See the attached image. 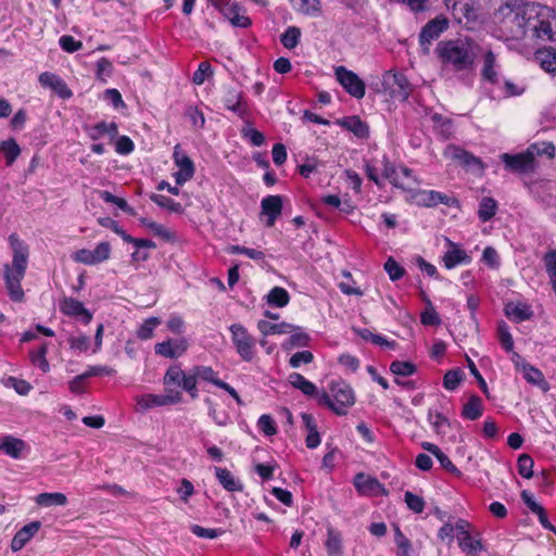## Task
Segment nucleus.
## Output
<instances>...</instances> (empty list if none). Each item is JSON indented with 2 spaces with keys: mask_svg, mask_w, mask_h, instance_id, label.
Instances as JSON below:
<instances>
[{
  "mask_svg": "<svg viewBox=\"0 0 556 556\" xmlns=\"http://www.w3.org/2000/svg\"><path fill=\"white\" fill-rule=\"evenodd\" d=\"M501 29L507 39L526 40L539 45L556 41V10L535 2L498 9Z\"/></svg>",
  "mask_w": 556,
  "mask_h": 556,
  "instance_id": "1",
  "label": "nucleus"
},
{
  "mask_svg": "<svg viewBox=\"0 0 556 556\" xmlns=\"http://www.w3.org/2000/svg\"><path fill=\"white\" fill-rule=\"evenodd\" d=\"M476 48L477 45L472 39L459 37L440 41L435 52L445 66H451L455 71H465L475 62Z\"/></svg>",
  "mask_w": 556,
  "mask_h": 556,
  "instance_id": "2",
  "label": "nucleus"
},
{
  "mask_svg": "<svg viewBox=\"0 0 556 556\" xmlns=\"http://www.w3.org/2000/svg\"><path fill=\"white\" fill-rule=\"evenodd\" d=\"M355 393L352 387L344 380H332L329 383V392L317 394V403L326 406L336 415H346L348 409L355 404Z\"/></svg>",
  "mask_w": 556,
  "mask_h": 556,
  "instance_id": "3",
  "label": "nucleus"
},
{
  "mask_svg": "<svg viewBox=\"0 0 556 556\" xmlns=\"http://www.w3.org/2000/svg\"><path fill=\"white\" fill-rule=\"evenodd\" d=\"M365 172L369 180L375 182L377 186H381L380 175L388 179L395 188H406V181H404L399 173L397 167L390 162L386 154L381 159H372L367 161L365 164Z\"/></svg>",
  "mask_w": 556,
  "mask_h": 556,
  "instance_id": "4",
  "label": "nucleus"
},
{
  "mask_svg": "<svg viewBox=\"0 0 556 556\" xmlns=\"http://www.w3.org/2000/svg\"><path fill=\"white\" fill-rule=\"evenodd\" d=\"M406 188H401L406 192V201L418 206L434 207L439 204L455 206L457 204V200L454 197H450L443 192L412 188V184L408 181H406Z\"/></svg>",
  "mask_w": 556,
  "mask_h": 556,
  "instance_id": "5",
  "label": "nucleus"
},
{
  "mask_svg": "<svg viewBox=\"0 0 556 556\" xmlns=\"http://www.w3.org/2000/svg\"><path fill=\"white\" fill-rule=\"evenodd\" d=\"M198 380L193 367L184 371L179 365H172L164 375L163 383L166 388L169 386L180 387L192 400H195L199 396Z\"/></svg>",
  "mask_w": 556,
  "mask_h": 556,
  "instance_id": "6",
  "label": "nucleus"
},
{
  "mask_svg": "<svg viewBox=\"0 0 556 556\" xmlns=\"http://www.w3.org/2000/svg\"><path fill=\"white\" fill-rule=\"evenodd\" d=\"M229 331L237 353L243 361L251 362L255 355V339L241 324L230 325Z\"/></svg>",
  "mask_w": 556,
  "mask_h": 556,
  "instance_id": "7",
  "label": "nucleus"
},
{
  "mask_svg": "<svg viewBox=\"0 0 556 556\" xmlns=\"http://www.w3.org/2000/svg\"><path fill=\"white\" fill-rule=\"evenodd\" d=\"M334 75L342 88L353 98L363 99L366 93L364 80L353 71L344 66H337Z\"/></svg>",
  "mask_w": 556,
  "mask_h": 556,
  "instance_id": "8",
  "label": "nucleus"
},
{
  "mask_svg": "<svg viewBox=\"0 0 556 556\" xmlns=\"http://www.w3.org/2000/svg\"><path fill=\"white\" fill-rule=\"evenodd\" d=\"M181 401V393L179 391H169L166 394H143L136 397V410L144 413L149 409L177 404Z\"/></svg>",
  "mask_w": 556,
  "mask_h": 556,
  "instance_id": "9",
  "label": "nucleus"
},
{
  "mask_svg": "<svg viewBox=\"0 0 556 556\" xmlns=\"http://www.w3.org/2000/svg\"><path fill=\"white\" fill-rule=\"evenodd\" d=\"M111 244L106 241L99 242L93 250L80 249L72 254L75 263L93 266L105 262L111 256Z\"/></svg>",
  "mask_w": 556,
  "mask_h": 556,
  "instance_id": "10",
  "label": "nucleus"
},
{
  "mask_svg": "<svg viewBox=\"0 0 556 556\" xmlns=\"http://www.w3.org/2000/svg\"><path fill=\"white\" fill-rule=\"evenodd\" d=\"M383 87L393 100L405 101L408 99L412 86L405 75L388 72L383 76Z\"/></svg>",
  "mask_w": 556,
  "mask_h": 556,
  "instance_id": "11",
  "label": "nucleus"
},
{
  "mask_svg": "<svg viewBox=\"0 0 556 556\" xmlns=\"http://www.w3.org/2000/svg\"><path fill=\"white\" fill-rule=\"evenodd\" d=\"M9 242L13 252V260L12 266H10V271L13 274H18L20 276H25L28 263V247L23 240L18 238L16 233L10 235Z\"/></svg>",
  "mask_w": 556,
  "mask_h": 556,
  "instance_id": "12",
  "label": "nucleus"
},
{
  "mask_svg": "<svg viewBox=\"0 0 556 556\" xmlns=\"http://www.w3.org/2000/svg\"><path fill=\"white\" fill-rule=\"evenodd\" d=\"M222 102L226 110L235 113L241 119H247L251 114L250 106L243 93L235 88L228 87L225 89Z\"/></svg>",
  "mask_w": 556,
  "mask_h": 556,
  "instance_id": "13",
  "label": "nucleus"
},
{
  "mask_svg": "<svg viewBox=\"0 0 556 556\" xmlns=\"http://www.w3.org/2000/svg\"><path fill=\"white\" fill-rule=\"evenodd\" d=\"M173 160L178 167V170L174 174V178L177 185L181 186L190 180L195 172L193 161L182 151L180 144L174 147Z\"/></svg>",
  "mask_w": 556,
  "mask_h": 556,
  "instance_id": "14",
  "label": "nucleus"
},
{
  "mask_svg": "<svg viewBox=\"0 0 556 556\" xmlns=\"http://www.w3.org/2000/svg\"><path fill=\"white\" fill-rule=\"evenodd\" d=\"M446 251L442 256L443 265L446 269H453L459 265H468L472 262V256L464 250L460 244L445 238Z\"/></svg>",
  "mask_w": 556,
  "mask_h": 556,
  "instance_id": "15",
  "label": "nucleus"
},
{
  "mask_svg": "<svg viewBox=\"0 0 556 556\" xmlns=\"http://www.w3.org/2000/svg\"><path fill=\"white\" fill-rule=\"evenodd\" d=\"M225 18L235 27L247 28L251 25L250 17L245 14V10L238 3L230 0H224L219 5H214Z\"/></svg>",
  "mask_w": 556,
  "mask_h": 556,
  "instance_id": "16",
  "label": "nucleus"
},
{
  "mask_svg": "<svg viewBox=\"0 0 556 556\" xmlns=\"http://www.w3.org/2000/svg\"><path fill=\"white\" fill-rule=\"evenodd\" d=\"M501 159L506 168L516 173H530L536 167V163L533 161L528 149L518 154L503 153Z\"/></svg>",
  "mask_w": 556,
  "mask_h": 556,
  "instance_id": "17",
  "label": "nucleus"
},
{
  "mask_svg": "<svg viewBox=\"0 0 556 556\" xmlns=\"http://www.w3.org/2000/svg\"><path fill=\"white\" fill-rule=\"evenodd\" d=\"M448 28V21L443 15H439L429 21L419 34V42L422 47H428L433 40L438 39Z\"/></svg>",
  "mask_w": 556,
  "mask_h": 556,
  "instance_id": "18",
  "label": "nucleus"
},
{
  "mask_svg": "<svg viewBox=\"0 0 556 556\" xmlns=\"http://www.w3.org/2000/svg\"><path fill=\"white\" fill-rule=\"evenodd\" d=\"M189 348L186 338L167 339L154 345L155 354L165 358H178L182 356Z\"/></svg>",
  "mask_w": 556,
  "mask_h": 556,
  "instance_id": "19",
  "label": "nucleus"
},
{
  "mask_svg": "<svg viewBox=\"0 0 556 556\" xmlns=\"http://www.w3.org/2000/svg\"><path fill=\"white\" fill-rule=\"evenodd\" d=\"M60 311L70 317L79 319L88 325L92 320V313L85 307L84 303L74 298H64L60 301Z\"/></svg>",
  "mask_w": 556,
  "mask_h": 556,
  "instance_id": "20",
  "label": "nucleus"
},
{
  "mask_svg": "<svg viewBox=\"0 0 556 556\" xmlns=\"http://www.w3.org/2000/svg\"><path fill=\"white\" fill-rule=\"evenodd\" d=\"M282 197L266 195L261 201V216L266 217V227H273L282 213Z\"/></svg>",
  "mask_w": 556,
  "mask_h": 556,
  "instance_id": "21",
  "label": "nucleus"
},
{
  "mask_svg": "<svg viewBox=\"0 0 556 556\" xmlns=\"http://www.w3.org/2000/svg\"><path fill=\"white\" fill-rule=\"evenodd\" d=\"M447 414L448 409L442 404L440 407L432 406L428 409L427 420L437 434H445L451 428V421Z\"/></svg>",
  "mask_w": 556,
  "mask_h": 556,
  "instance_id": "22",
  "label": "nucleus"
},
{
  "mask_svg": "<svg viewBox=\"0 0 556 556\" xmlns=\"http://www.w3.org/2000/svg\"><path fill=\"white\" fill-rule=\"evenodd\" d=\"M39 83L42 87L53 90L61 99H70L73 96V92L67 87L66 83L53 73H41L39 76Z\"/></svg>",
  "mask_w": 556,
  "mask_h": 556,
  "instance_id": "23",
  "label": "nucleus"
},
{
  "mask_svg": "<svg viewBox=\"0 0 556 556\" xmlns=\"http://www.w3.org/2000/svg\"><path fill=\"white\" fill-rule=\"evenodd\" d=\"M41 528V522L36 520L22 527L11 541V549L18 552L35 536Z\"/></svg>",
  "mask_w": 556,
  "mask_h": 556,
  "instance_id": "24",
  "label": "nucleus"
},
{
  "mask_svg": "<svg viewBox=\"0 0 556 556\" xmlns=\"http://www.w3.org/2000/svg\"><path fill=\"white\" fill-rule=\"evenodd\" d=\"M24 276L13 274L10 271V265L4 266V281L5 288L8 289L9 296L14 302H22L24 300V291L21 286V281Z\"/></svg>",
  "mask_w": 556,
  "mask_h": 556,
  "instance_id": "25",
  "label": "nucleus"
},
{
  "mask_svg": "<svg viewBox=\"0 0 556 556\" xmlns=\"http://www.w3.org/2000/svg\"><path fill=\"white\" fill-rule=\"evenodd\" d=\"M325 548L328 556H343L344 554L342 533L332 526L327 527Z\"/></svg>",
  "mask_w": 556,
  "mask_h": 556,
  "instance_id": "26",
  "label": "nucleus"
},
{
  "mask_svg": "<svg viewBox=\"0 0 556 556\" xmlns=\"http://www.w3.org/2000/svg\"><path fill=\"white\" fill-rule=\"evenodd\" d=\"M215 477L220 485L228 492H241L243 491V484L236 478L228 469L222 467H215Z\"/></svg>",
  "mask_w": 556,
  "mask_h": 556,
  "instance_id": "27",
  "label": "nucleus"
},
{
  "mask_svg": "<svg viewBox=\"0 0 556 556\" xmlns=\"http://www.w3.org/2000/svg\"><path fill=\"white\" fill-rule=\"evenodd\" d=\"M497 63L496 56L493 51L489 50L485 52L483 56V66L481 70V75L483 80L496 85L500 83V76L497 72Z\"/></svg>",
  "mask_w": 556,
  "mask_h": 556,
  "instance_id": "28",
  "label": "nucleus"
},
{
  "mask_svg": "<svg viewBox=\"0 0 556 556\" xmlns=\"http://www.w3.org/2000/svg\"><path fill=\"white\" fill-rule=\"evenodd\" d=\"M26 444L23 440L12 435H5L1 439L0 451L12 458H21Z\"/></svg>",
  "mask_w": 556,
  "mask_h": 556,
  "instance_id": "29",
  "label": "nucleus"
},
{
  "mask_svg": "<svg viewBox=\"0 0 556 556\" xmlns=\"http://www.w3.org/2000/svg\"><path fill=\"white\" fill-rule=\"evenodd\" d=\"M483 410L484 406L482 400L478 395L472 394L464 404L462 416L468 420H477L482 416Z\"/></svg>",
  "mask_w": 556,
  "mask_h": 556,
  "instance_id": "30",
  "label": "nucleus"
},
{
  "mask_svg": "<svg viewBox=\"0 0 556 556\" xmlns=\"http://www.w3.org/2000/svg\"><path fill=\"white\" fill-rule=\"evenodd\" d=\"M288 381L294 389L300 390L305 395H315L317 397V394L320 393L317 392V388L313 382L299 372H291L288 377Z\"/></svg>",
  "mask_w": 556,
  "mask_h": 556,
  "instance_id": "31",
  "label": "nucleus"
},
{
  "mask_svg": "<svg viewBox=\"0 0 556 556\" xmlns=\"http://www.w3.org/2000/svg\"><path fill=\"white\" fill-rule=\"evenodd\" d=\"M505 312L510 319L517 323L528 320L533 315L530 305L521 302L507 304Z\"/></svg>",
  "mask_w": 556,
  "mask_h": 556,
  "instance_id": "32",
  "label": "nucleus"
},
{
  "mask_svg": "<svg viewBox=\"0 0 556 556\" xmlns=\"http://www.w3.org/2000/svg\"><path fill=\"white\" fill-rule=\"evenodd\" d=\"M341 126L353 132L357 138H367L369 136V127L358 116L353 115L344 118Z\"/></svg>",
  "mask_w": 556,
  "mask_h": 556,
  "instance_id": "33",
  "label": "nucleus"
},
{
  "mask_svg": "<svg viewBox=\"0 0 556 556\" xmlns=\"http://www.w3.org/2000/svg\"><path fill=\"white\" fill-rule=\"evenodd\" d=\"M108 135L111 139H114L118 135L117 124L114 122H99L89 129V137L93 140L100 139Z\"/></svg>",
  "mask_w": 556,
  "mask_h": 556,
  "instance_id": "34",
  "label": "nucleus"
},
{
  "mask_svg": "<svg viewBox=\"0 0 556 556\" xmlns=\"http://www.w3.org/2000/svg\"><path fill=\"white\" fill-rule=\"evenodd\" d=\"M446 155L453 160L459 161L466 166L479 165L480 161L478 157L467 152L466 150L456 146H448L445 151Z\"/></svg>",
  "mask_w": 556,
  "mask_h": 556,
  "instance_id": "35",
  "label": "nucleus"
},
{
  "mask_svg": "<svg viewBox=\"0 0 556 556\" xmlns=\"http://www.w3.org/2000/svg\"><path fill=\"white\" fill-rule=\"evenodd\" d=\"M139 222L142 226L150 229L155 236L164 239L165 241L173 242L176 237L173 231L164 227L163 225L155 223L147 217L139 218Z\"/></svg>",
  "mask_w": 556,
  "mask_h": 556,
  "instance_id": "36",
  "label": "nucleus"
},
{
  "mask_svg": "<svg viewBox=\"0 0 556 556\" xmlns=\"http://www.w3.org/2000/svg\"><path fill=\"white\" fill-rule=\"evenodd\" d=\"M257 328L264 336H271L292 332L294 326L287 323L274 324L267 320H260Z\"/></svg>",
  "mask_w": 556,
  "mask_h": 556,
  "instance_id": "37",
  "label": "nucleus"
},
{
  "mask_svg": "<svg viewBox=\"0 0 556 556\" xmlns=\"http://www.w3.org/2000/svg\"><path fill=\"white\" fill-rule=\"evenodd\" d=\"M267 304L274 307H285L290 302L288 291L282 287H274L266 295Z\"/></svg>",
  "mask_w": 556,
  "mask_h": 556,
  "instance_id": "38",
  "label": "nucleus"
},
{
  "mask_svg": "<svg viewBox=\"0 0 556 556\" xmlns=\"http://www.w3.org/2000/svg\"><path fill=\"white\" fill-rule=\"evenodd\" d=\"M497 211V202L490 197H483L480 200L478 208V217L481 222L485 223L492 219Z\"/></svg>",
  "mask_w": 556,
  "mask_h": 556,
  "instance_id": "39",
  "label": "nucleus"
},
{
  "mask_svg": "<svg viewBox=\"0 0 556 556\" xmlns=\"http://www.w3.org/2000/svg\"><path fill=\"white\" fill-rule=\"evenodd\" d=\"M522 374H523V378L527 380V382L534 384V386H539L543 390L548 389V384L545 381L542 371L540 369L535 368L534 366H532L530 364H525L522 366Z\"/></svg>",
  "mask_w": 556,
  "mask_h": 556,
  "instance_id": "40",
  "label": "nucleus"
},
{
  "mask_svg": "<svg viewBox=\"0 0 556 556\" xmlns=\"http://www.w3.org/2000/svg\"><path fill=\"white\" fill-rule=\"evenodd\" d=\"M294 10L309 16L320 14L319 0H289Z\"/></svg>",
  "mask_w": 556,
  "mask_h": 556,
  "instance_id": "41",
  "label": "nucleus"
},
{
  "mask_svg": "<svg viewBox=\"0 0 556 556\" xmlns=\"http://www.w3.org/2000/svg\"><path fill=\"white\" fill-rule=\"evenodd\" d=\"M36 503L43 507L64 506L67 498L63 493H40L36 497Z\"/></svg>",
  "mask_w": 556,
  "mask_h": 556,
  "instance_id": "42",
  "label": "nucleus"
},
{
  "mask_svg": "<svg viewBox=\"0 0 556 556\" xmlns=\"http://www.w3.org/2000/svg\"><path fill=\"white\" fill-rule=\"evenodd\" d=\"M193 369L194 375L195 377H198L199 380L212 383L217 388L219 387V383L223 382V380L218 378V372L215 371L211 366L197 365L193 366Z\"/></svg>",
  "mask_w": 556,
  "mask_h": 556,
  "instance_id": "43",
  "label": "nucleus"
},
{
  "mask_svg": "<svg viewBox=\"0 0 556 556\" xmlns=\"http://www.w3.org/2000/svg\"><path fill=\"white\" fill-rule=\"evenodd\" d=\"M531 156L535 162V157L539 155H546L549 160H553L556 155V148L553 142H535L528 147Z\"/></svg>",
  "mask_w": 556,
  "mask_h": 556,
  "instance_id": "44",
  "label": "nucleus"
},
{
  "mask_svg": "<svg viewBox=\"0 0 556 556\" xmlns=\"http://www.w3.org/2000/svg\"><path fill=\"white\" fill-rule=\"evenodd\" d=\"M161 325V319L159 317H149L147 318L137 329V338L147 341L151 339L154 334V330L157 326Z\"/></svg>",
  "mask_w": 556,
  "mask_h": 556,
  "instance_id": "45",
  "label": "nucleus"
},
{
  "mask_svg": "<svg viewBox=\"0 0 556 556\" xmlns=\"http://www.w3.org/2000/svg\"><path fill=\"white\" fill-rule=\"evenodd\" d=\"M394 543L397 548L396 556H410L412 543L399 526L394 527Z\"/></svg>",
  "mask_w": 556,
  "mask_h": 556,
  "instance_id": "46",
  "label": "nucleus"
},
{
  "mask_svg": "<svg viewBox=\"0 0 556 556\" xmlns=\"http://www.w3.org/2000/svg\"><path fill=\"white\" fill-rule=\"evenodd\" d=\"M458 545L463 552L471 556H477L483 548L481 541L473 539L470 534L460 536Z\"/></svg>",
  "mask_w": 556,
  "mask_h": 556,
  "instance_id": "47",
  "label": "nucleus"
},
{
  "mask_svg": "<svg viewBox=\"0 0 556 556\" xmlns=\"http://www.w3.org/2000/svg\"><path fill=\"white\" fill-rule=\"evenodd\" d=\"M536 59L540 61L542 68L549 73L556 72V52L546 49L543 51H538Z\"/></svg>",
  "mask_w": 556,
  "mask_h": 556,
  "instance_id": "48",
  "label": "nucleus"
},
{
  "mask_svg": "<svg viewBox=\"0 0 556 556\" xmlns=\"http://www.w3.org/2000/svg\"><path fill=\"white\" fill-rule=\"evenodd\" d=\"M47 352H48L47 344H42L39 346L38 350L30 351V353H29V357H30L33 365L39 367L43 372H47L50 369L49 362L46 358Z\"/></svg>",
  "mask_w": 556,
  "mask_h": 556,
  "instance_id": "49",
  "label": "nucleus"
},
{
  "mask_svg": "<svg viewBox=\"0 0 556 556\" xmlns=\"http://www.w3.org/2000/svg\"><path fill=\"white\" fill-rule=\"evenodd\" d=\"M464 371L459 368L448 370L443 377V387L448 391L456 390L464 379Z\"/></svg>",
  "mask_w": 556,
  "mask_h": 556,
  "instance_id": "50",
  "label": "nucleus"
},
{
  "mask_svg": "<svg viewBox=\"0 0 556 556\" xmlns=\"http://www.w3.org/2000/svg\"><path fill=\"white\" fill-rule=\"evenodd\" d=\"M0 150L4 154L8 165L13 164V162L18 157L21 153V149L14 139L2 141L0 144Z\"/></svg>",
  "mask_w": 556,
  "mask_h": 556,
  "instance_id": "51",
  "label": "nucleus"
},
{
  "mask_svg": "<svg viewBox=\"0 0 556 556\" xmlns=\"http://www.w3.org/2000/svg\"><path fill=\"white\" fill-rule=\"evenodd\" d=\"M301 30L295 26H289L281 35L280 41L287 49H293L299 45Z\"/></svg>",
  "mask_w": 556,
  "mask_h": 556,
  "instance_id": "52",
  "label": "nucleus"
},
{
  "mask_svg": "<svg viewBox=\"0 0 556 556\" xmlns=\"http://www.w3.org/2000/svg\"><path fill=\"white\" fill-rule=\"evenodd\" d=\"M290 333L291 336L288 339V345L290 348H304L309 345L311 337L300 327H294Z\"/></svg>",
  "mask_w": 556,
  "mask_h": 556,
  "instance_id": "53",
  "label": "nucleus"
},
{
  "mask_svg": "<svg viewBox=\"0 0 556 556\" xmlns=\"http://www.w3.org/2000/svg\"><path fill=\"white\" fill-rule=\"evenodd\" d=\"M228 253L230 254H243L245 256H248L249 258L253 260V261H256V262H262L265 260V253L261 250H256V249H250V248H245V247H242V245H230L228 248Z\"/></svg>",
  "mask_w": 556,
  "mask_h": 556,
  "instance_id": "54",
  "label": "nucleus"
},
{
  "mask_svg": "<svg viewBox=\"0 0 556 556\" xmlns=\"http://www.w3.org/2000/svg\"><path fill=\"white\" fill-rule=\"evenodd\" d=\"M416 366L410 362L394 361L390 365V371L395 376L409 377L416 372Z\"/></svg>",
  "mask_w": 556,
  "mask_h": 556,
  "instance_id": "55",
  "label": "nucleus"
},
{
  "mask_svg": "<svg viewBox=\"0 0 556 556\" xmlns=\"http://www.w3.org/2000/svg\"><path fill=\"white\" fill-rule=\"evenodd\" d=\"M156 205L166 208L169 212L181 213L182 206L180 203L163 194H152L150 198Z\"/></svg>",
  "mask_w": 556,
  "mask_h": 556,
  "instance_id": "56",
  "label": "nucleus"
},
{
  "mask_svg": "<svg viewBox=\"0 0 556 556\" xmlns=\"http://www.w3.org/2000/svg\"><path fill=\"white\" fill-rule=\"evenodd\" d=\"M214 74L212 65L207 61L199 64L198 70L192 75V83L200 86Z\"/></svg>",
  "mask_w": 556,
  "mask_h": 556,
  "instance_id": "57",
  "label": "nucleus"
},
{
  "mask_svg": "<svg viewBox=\"0 0 556 556\" xmlns=\"http://www.w3.org/2000/svg\"><path fill=\"white\" fill-rule=\"evenodd\" d=\"M534 462L529 454H521L518 457L517 466L519 475L525 479H530L533 476Z\"/></svg>",
  "mask_w": 556,
  "mask_h": 556,
  "instance_id": "58",
  "label": "nucleus"
},
{
  "mask_svg": "<svg viewBox=\"0 0 556 556\" xmlns=\"http://www.w3.org/2000/svg\"><path fill=\"white\" fill-rule=\"evenodd\" d=\"M100 198L105 202V203H112V204H115L118 208H121L122 211L128 213V214H131L134 215V210L128 205L127 201L122 199V198H118L116 195H114L113 193H111L110 191H106V190H102L100 191Z\"/></svg>",
  "mask_w": 556,
  "mask_h": 556,
  "instance_id": "59",
  "label": "nucleus"
},
{
  "mask_svg": "<svg viewBox=\"0 0 556 556\" xmlns=\"http://www.w3.org/2000/svg\"><path fill=\"white\" fill-rule=\"evenodd\" d=\"M97 71L96 76L99 80L106 81L109 77L113 74V64L112 62L106 58H100L97 61Z\"/></svg>",
  "mask_w": 556,
  "mask_h": 556,
  "instance_id": "60",
  "label": "nucleus"
},
{
  "mask_svg": "<svg viewBox=\"0 0 556 556\" xmlns=\"http://www.w3.org/2000/svg\"><path fill=\"white\" fill-rule=\"evenodd\" d=\"M384 270L392 281L400 280L405 274L404 267H402L393 257H389L387 260L384 263Z\"/></svg>",
  "mask_w": 556,
  "mask_h": 556,
  "instance_id": "61",
  "label": "nucleus"
},
{
  "mask_svg": "<svg viewBox=\"0 0 556 556\" xmlns=\"http://www.w3.org/2000/svg\"><path fill=\"white\" fill-rule=\"evenodd\" d=\"M355 489L358 492H367L379 485V482L375 478L365 476L364 473H357L354 481Z\"/></svg>",
  "mask_w": 556,
  "mask_h": 556,
  "instance_id": "62",
  "label": "nucleus"
},
{
  "mask_svg": "<svg viewBox=\"0 0 556 556\" xmlns=\"http://www.w3.org/2000/svg\"><path fill=\"white\" fill-rule=\"evenodd\" d=\"M404 500L407 507L416 514H420L425 509V501L421 496L414 494L410 491H406Z\"/></svg>",
  "mask_w": 556,
  "mask_h": 556,
  "instance_id": "63",
  "label": "nucleus"
},
{
  "mask_svg": "<svg viewBox=\"0 0 556 556\" xmlns=\"http://www.w3.org/2000/svg\"><path fill=\"white\" fill-rule=\"evenodd\" d=\"M241 132L243 138L248 139L253 147H261L265 142L264 135L249 125L243 127Z\"/></svg>",
  "mask_w": 556,
  "mask_h": 556,
  "instance_id": "64",
  "label": "nucleus"
}]
</instances>
